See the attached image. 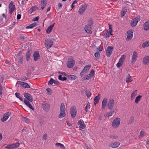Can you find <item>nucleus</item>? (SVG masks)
<instances>
[{"label":"nucleus","instance_id":"f257e3e1","mask_svg":"<svg viewBox=\"0 0 149 149\" xmlns=\"http://www.w3.org/2000/svg\"><path fill=\"white\" fill-rule=\"evenodd\" d=\"M65 108L64 104L62 103L60 106V114L58 115L59 118H62L65 116Z\"/></svg>","mask_w":149,"mask_h":149},{"label":"nucleus","instance_id":"f03ea898","mask_svg":"<svg viewBox=\"0 0 149 149\" xmlns=\"http://www.w3.org/2000/svg\"><path fill=\"white\" fill-rule=\"evenodd\" d=\"M120 118H118L114 119L111 123L112 126L114 128H117L120 125Z\"/></svg>","mask_w":149,"mask_h":149},{"label":"nucleus","instance_id":"7ed1b4c3","mask_svg":"<svg viewBox=\"0 0 149 149\" xmlns=\"http://www.w3.org/2000/svg\"><path fill=\"white\" fill-rule=\"evenodd\" d=\"M87 5L85 3L81 6L79 10V13L80 15H82L85 12V10L87 9Z\"/></svg>","mask_w":149,"mask_h":149},{"label":"nucleus","instance_id":"20e7f679","mask_svg":"<svg viewBox=\"0 0 149 149\" xmlns=\"http://www.w3.org/2000/svg\"><path fill=\"white\" fill-rule=\"evenodd\" d=\"M53 40L49 39L48 40H45V44L46 47L48 48H49L52 47L53 45Z\"/></svg>","mask_w":149,"mask_h":149},{"label":"nucleus","instance_id":"39448f33","mask_svg":"<svg viewBox=\"0 0 149 149\" xmlns=\"http://www.w3.org/2000/svg\"><path fill=\"white\" fill-rule=\"evenodd\" d=\"M43 109L46 111H48L49 109L50 105L46 102H43L42 104Z\"/></svg>","mask_w":149,"mask_h":149},{"label":"nucleus","instance_id":"423d86ee","mask_svg":"<svg viewBox=\"0 0 149 149\" xmlns=\"http://www.w3.org/2000/svg\"><path fill=\"white\" fill-rule=\"evenodd\" d=\"M113 48L111 46L107 47L106 50V55L107 57H109L112 54Z\"/></svg>","mask_w":149,"mask_h":149},{"label":"nucleus","instance_id":"0eeeda50","mask_svg":"<svg viewBox=\"0 0 149 149\" xmlns=\"http://www.w3.org/2000/svg\"><path fill=\"white\" fill-rule=\"evenodd\" d=\"M74 63L75 61L74 60L69 59L67 63V66L68 68H71L73 66Z\"/></svg>","mask_w":149,"mask_h":149},{"label":"nucleus","instance_id":"6e6552de","mask_svg":"<svg viewBox=\"0 0 149 149\" xmlns=\"http://www.w3.org/2000/svg\"><path fill=\"white\" fill-rule=\"evenodd\" d=\"M9 8V13L10 14H11L13 12L15 8V6L13 5V3L12 1L10 3Z\"/></svg>","mask_w":149,"mask_h":149},{"label":"nucleus","instance_id":"1a4fd4ad","mask_svg":"<svg viewBox=\"0 0 149 149\" xmlns=\"http://www.w3.org/2000/svg\"><path fill=\"white\" fill-rule=\"evenodd\" d=\"M11 114V113L9 112L5 113L3 115V118L1 119V121L4 122L6 121Z\"/></svg>","mask_w":149,"mask_h":149},{"label":"nucleus","instance_id":"9d476101","mask_svg":"<svg viewBox=\"0 0 149 149\" xmlns=\"http://www.w3.org/2000/svg\"><path fill=\"white\" fill-rule=\"evenodd\" d=\"M70 113L72 117V118L75 117L77 113V111H76L75 108L74 107H71L70 109Z\"/></svg>","mask_w":149,"mask_h":149},{"label":"nucleus","instance_id":"9b49d317","mask_svg":"<svg viewBox=\"0 0 149 149\" xmlns=\"http://www.w3.org/2000/svg\"><path fill=\"white\" fill-rule=\"evenodd\" d=\"M140 21L139 18H135L132 20L131 22V24L132 26L134 27L137 25L138 22Z\"/></svg>","mask_w":149,"mask_h":149},{"label":"nucleus","instance_id":"f8f14e48","mask_svg":"<svg viewBox=\"0 0 149 149\" xmlns=\"http://www.w3.org/2000/svg\"><path fill=\"white\" fill-rule=\"evenodd\" d=\"M24 95L25 97L27 98L29 101L30 102H32L33 101L32 97L31 95L28 93H25L24 94Z\"/></svg>","mask_w":149,"mask_h":149},{"label":"nucleus","instance_id":"ddd939ff","mask_svg":"<svg viewBox=\"0 0 149 149\" xmlns=\"http://www.w3.org/2000/svg\"><path fill=\"white\" fill-rule=\"evenodd\" d=\"M137 52H134L132 57V60L131 61L132 63L134 64L135 63L136 61L137 60Z\"/></svg>","mask_w":149,"mask_h":149},{"label":"nucleus","instance_id":"4468645a","mask_svg":"<svg viewBox=\"0 0 149 149\" xmlns=\"http://www.w3.org/2000/svg\"><path fill=\"white\" fill-rule=\"evenodd\" d=\"M133 33L130 31H128L127 33V38L126 40L127 41L130 40L132 38Z\"/></svg>","mask_w":149,"mask_h":149},{"label":"nucleus","instance_id":"2eb2a0df","mask_svg":"<svg viewBox=\"0 0 149 149\" xmlns=\"http://www.w3.org/2000/svg\"><path fill=\"white\" fill-rule=\"evenodd\" d=\"M16 84H19L22 86L23 87L25 88H30L29 85L26 83H24L22 81H17Z\"/></svg>","mask_w":149,"mask_h":149},{"label":"nucleus","instance_id":"dca6fc26","mask_svg":"<svg viewBox=\"0 0 149 149\" xmlns=\"http://www.w3.org/2000/svg\"><path fill=\"white\" fill-rule=\"evenodd\" d=\"M92 27L86 25L84 27V30L88 34H91L92 33Z\"/></svg>","mask_w":149,"mask_h":149},{"label":"nucleus","instance_id":"f3484780","mask_svg":"<svg viewBox=\"0 0 149 149\" xmlns=\"http://www.w3.org/2000/svg\"><path fill=\"white\" fill-rule=\"evenodd\" d=\"M34 60L36 61L39 59L40 58V56L39 52L38 51L35 52L33 54Z\"/></svg>","mask_w":149,"mask_h":149},{"label":"nucleus","instance_id":"a211bd4d","mask_svg":"<svg viewBox=\"0 0 149 149\" xmlns=\"http://www.w3.org/2000/svg\"><path fill=\"white\" fill-rule=\"evenodd\" d=\"M24 103L27 107H28L31 109L32 110H34V108L31 104L29 100L25 99L24 100Z\"/></svg>","mask_w":149,"mask_h":149},{"label":"nucleus","instance_id":"6ab92c4d","mask_svg":"<svg viewBox=\"0 0 149 149\" xmlns=\"http://www.w3.org/2000/svg\"><path fill=\"white\" fill-rule=\"evenodd\" d=\"M114 101V100L112 99L109 100L108 104L107 107L109 109H111L113 107Z\"/></svg>","mask_w":149,"mask_h":149},{"label":"nucleus","instance_id":"aec40b11","mask_svg":"<svg viewBox=\"0 0 149 149\" xmlns=\"http://www.w3.org/2000/svg\"><path fill=\"white\" fill-rule=\"evenodd\" d=\"M107 98H104L102 102V109H105L106 106L107 105Z\"/></svg>","mask_w":149,"mask_h":149},{"label":"nucleus","instance_id":"412c9836","mask_svg":"<svg viewBox=\"0 0 149 149\" xmlns=\"http://www.w3.org/2000/svg\"><path fill=\"white\" fill-rule=\"evenodd\" d=\"M120 144V143L119 142H114L109 144V146L113 148H115L118 147Z\"/></svg>","mask_w":149,"mask_h":149},{"label":"nucleus","instance_id":"4be33fe9","mask_svg":"<svg viewBox=\"0 0 149 149\" xmlns=\"http://www.w3.org/2000/svg\"><path fill=\"white\" fill-rule=\"evenodd\" d=\"M55 23H54L52 24L49 26L47 29L46 32L48 33H50L52 31Z\"/></svg>","mask_w":149,"mask_h":149},{"label":"nucleus","instance_id":"5701e85b","mask_svg":"<svg viewBox=\"0 0 149 149\" xmlns=\"http://www.w3.org/2000/svg\"><path fill=\"white\" fill-rule=\"evenodd\" d=\"M100 94H98V95L96 96L94 99V104L95 105L97 103L99 102V100L100 98Z\"/></svg>","mask_w":149,"mask_h":149},{"label":"nucleus","instance_id":"b1692460","mask_svg":"<svg viewBox=\"0 0 149 149\" xmlns=\"http://www.w3.org/2000/svg\"><path fill=\"white\" fill-rule=\"evenodd\" d=\"M31 52L32 50L31 49L28 51L26 54V59L27 61H29V59Z\"/></svg>","mask_w":149,"mask_h":149},{"label":"nucleus","instance_id":"393cba45","mask_svg":"<svg viewBox=\"0 0 149 149\" xmlns=\"http://www.w3.org/2000/svg\"><path fill=\"white\" fill-rule=\"evenodd\" d=\"M149 62V56H147L143 58V64L146 65Z\"/></svg>","mask_w":149,"mask_h":149},{"label":"nucleus","instance_id":"a878e982","mask_svg":"<svg viewBox=\"0 0 149 149\" xmlns=\"http://www.w3.org/2000/svg\"><path fill=\"white\" fill-rule=\"evenodd\" d=\"M144 29L147 31L149 29V21L146 22L143 25Z\"/></svg>","mask_w":149,"mask_h":149},{"label":"nucleus","instance_id":"bb28decb","mask_svg":"<svg viewBox=\"0 0 149 149\" xmlns=\"http://www.w3.org/2000/svg\"><path fill=\"white\" fill-rule=\"evenodd\" d=\"M79 124L80 125L79 127L82 129H84L86 125L84 124V122L81 120L78 121Z\"/></svg>","mask_w":149,"mask_h":149},{"label":"nucleus","instance_id":"cd10ccee","mask_svg":"<svg viewBox=\"0 0 149 149\" xmlns=\"http://www.w3.org/2000/svg\"><path fill=\"white\" fill-rule=\"evenodd\" d=\"M131 78V77L129 74H128V77L126 79V81L127 84H128L132 81Z\"/></svg>","mask_w":149,"mask_h":149},{"label":"nucleus","instance_id":"c85d7f7f","mask_svg":"<svg viewBox=\"0 0 149 149\" xmlns=\"http://www.w3.org/2000/svg\"><path fill=\"white\" fill-rule=\"evenodd\" d=\"M93 24L92 19H89L88 20V24L86 25L88 26L92 27Z\"/></svg>","mask_w":149,"mask_h":149},{"label":"nucleus","instance_id":"c756f323","mask_svg":"<svg viewBox=\"0 0 149 149\" xmlns=\"http://www.w3.org/2000/svg\"><path fill=\"white\" fill-rule=\"evenodd\" d=\"M22 120L23 121L26 123H28L30 122V120L28 118L23 116L22 117Z\"/></svg>","mask_w":149,"mask_h":149},{"label":"nucleus","instance_id":"7c9ffc66","mask_svg":"<svg viewBox=\"0 0 149 149\" xmlns=\"http://www.w3.org/2000/svg\"><path fill=\"white\" fill-rule=\"evenodd\" d=\"M137 93V90H136L132 94L131 96V98L132 100L134 98L135 96L136 95Z\"/></svg>","mask_w":149,"mask_h":149},{"label":"nucleus","instance_id":"2f4dec72","mask_svg":"<svg viewBox=\"0 0 149 149\" xmlns=\"http://www.w3.org/2000/svg\"><path fill=\"white\" fill-rule=\"evenodd\" d=\"M142 97V96L141 95H139V96H137L136 99L135 100V102L137 104L140 101V100L141 99Z\"/></svg>","mask_w":149,"mask_h":149},{"label":"nucleus","instance_id":"473e14b6","mask_svg":"<svg viewBox=\"0 0 149 149\" xmlns=\"http://www.w3.org/2000/svg\"><path fill=\"white\" fill-rule=\"evenodd\" d=\"M91 76H90L89 74L85 75L84 77V79H82L83 81L86 80H88L89 79L91 78Z\"/></svg>","mask_w":149,"mask_h":149},{"label":"nucleus","instance_id":"72a5a7b5","mask_svg":"<svg viewBox=\"0 0 149 149\" xmlns=\"http://www.w3.org/2000/svg\"><path fill=\"white\" fill-rule=\"evenodd\" d=\"M91 65H88L85 66L83 69L86 72V71H88L91 68Z\"/></svg>","mask_w":149,"mask_h":149},{"label":"nucleus","instance_id":"f704fd0d","mask_svg":"<svg viewBox=\"0 0 149 149\" xmlns=\"http://www.w3.org/2000/svg\"><path fill=\"white\" fill-rule=\"evenodd\" d=\"M56 146H59L61 147V148L63 149H65L64 145L61 143H57L56 144Z\"/></svg>","mask_w":149,"mask_h":149},{"label":"nucleus","instance_id":"c9c22d12","mask_svg":"<svg viewBox=\"0 0 149 149\" xmlns=\"http://www.w3.org/2000/svg\"><path fill=\"white\" fill-rule=\"evenodd\" d=\"M58 79L62 81L67 80V78L66 77H62L61 75H59L58 77Z\"/></svg>","mask_w":149,"mask_h":149},{"label":"nucleus","instance_id":"e433bc0d","mask_svg":"<svg viewBox=\"0 0 149 149\" xmlns=\"http://www.w3.org/2000/svg\"><path fill=\"white\" fill-rule=\"evenodd\" d=\"M125 56L124 55H123L120 58L119 60V62H120L123 63V62L125 58Z\"/></svg>","mask_w":149,"mask_h":149},{"label":"nucleus","instance_id":"4c0bfd02","mask_svg":"<svg viewBox=\"0 0 149 149\" xmlns=\"http://www.w3.org/2000/svg\"><path fill=\"white\" fill-rule=\"evenodd\" d=\"M47 4L46 0H41V6H45Z\"/></svg>","mask_w":149,"mask_h":149},{"label":"nucleus","instance_id":"58836bf2","mask_svg":"<svg viewBox=\"0 0 149 149\" xmlns=\"http://www.w3.org/2000/svg\"><path fill=\"white\" fill-rule=\"evenodd\" d=\"M68 79L71 80H74L76 78V76L73 75H69Z\"/></svg>","mask_w":149,"mask_h":149},{"label":"nucleus","instance_id":"ea45409f","mask_svg":"<svg viewBox=\"0 0 149 149\" xmlns=\"http://www.w3.org/2000/svg\"><path fill=\"white\" fill-rule=\"evenodd\" d=\"M5 148L8 149L15 148L14 144H13L10 145H8L5 147Z\"/></svg>","mask_w":149,"mask_h":149},{"label":"nucleus","instance_id":"a19ab883","mask_svg":"<svg viewBox=\"0 0 149 149\" xmlns=\"http://www.w3.org/2000/svg\"><path fill=\"white\" fill-rule=\"evenodd\" d=\"M127 12V10L125 9H123L121 11V16L123 17Z\"/></svg>","mask_w":149,"mask_h":149},{"label":"nucleus","instance_id":"79ce46f5","mask_svg":"<svg viewBox=\"0 0 149 149\" xmlns=\"http://www.w3.org/2000/svg\"><path fill=\"white\" fill-rule=\"evenodd\" d=\"M86 95L88 98H89L91 95V93L90 92L88 91H86Z\"/></svg>","mask_w":149,"mask_h":149},{"label":"nucleus","instance_id":"37998d69","mask_svg":"<svg viewBox=\"0 0 149 149\" xmlns=\"http://www.w3.org/2000/svg\"><path fill=\"white\" fill-rule=\"evenodd\" d=\"M95 56L96 59H99L100 57V55L98 52H96L94 54Z\"/></svg>","mask_w":149,"mask_h":149},{"label":"nucleus","instance_id":"c03bdc74","mask_svg":"<svg viewBox=\"0 0 149 149\" xmlns=\"http://www.w3.org/2000/svg\"><path fill=\"white\" fill-rule=\"evenodd\" d=\"M112 32H109V31H107V32L106 33V38L107 37H109L110 35H112V34L111 33Z\"/></svg>","mask_w":149,"mask_h":149},{"label":"nucleus","instance_id":"a18cd8bd","mask_svg":"<svg viewBox=\"0 0 149 149\" xmlns=\"http://www.w3.org/2000/svg\"><path fill=\"white\" fill-rule=\"evenodd\" d=\"M21 52V51H20L19 53H18L17 55H15L16 58H15V57H14L15 59H17L18 58L20 57V56H22L21 55L22 54Z\"/></svg>","mask_w":149,"mask_h":149},{"label":"nucleus","instance_id":"49530a36","mask_svg":"<svg viewBox=\"0 0 149 149\" xmlns=\"http://www.w3.org/2000/svg\"><path fill=\"white\" fill-rule=\"evenodd\" d=\"M142 47L145 48L146 47H148V44L146 41H145L142 44Z\"/></svg>","mask_w":149,"mask_h":149},{"label":"nucleus","instance_id":"de8ad7c7","mask_svg":"<svg viewBox=\"0 0 149 149\" xmlns=\"http://www.w3.org/2000/svg\"><path fill=\"white\" fill-rule=\"evenodd\" d=\"M145 134H146L145 132L143 131H141L140 133V135H139V137L141 138V137H143L144 136Z\"/></svg>","mask_w":149,"mask_h":149},{"label":"nucleus","instance_id":"09e8293b","mask_svg":"<svg viewBox=\"0 0 149 149\" xmlns=\"http://www.w3.org/2000/svg\"><path fill=\"white\" fill-rule=\"evenodd\" d=\"M54 80L52 78H51L50 80L48 82V84L49 85L52 84L54 82Z\"/></svg>","mask_w":149,"mask_h":149},{"label":"nucleus","instance_id":"8fccbe9b","mask_svg":"<svg viewBox=\"0 0 149 149\" xmlns=\"http://www.w3.org/2000/svg\"><path fill=\"white\" fill-rule=\"evenodd\" d=\"M17 59H18V61L19 63L21 64L23 63V56H20Z\"/></svg>","mask_w":149,"mask_h":149},{"label":"nucleus","instance_id":"3c124183","mask_svg":"<svg viewBox=\"0 0 149 149\" xmlns=\"http://www.w3.org/2000/svg\"><path fill=\"white\" fill-rule=\"evenodd\" d=\"M90 104L88 102L86 105V106L85 107V111L86 112H87L88 111V108H90Z\"/></svg>","mask_w":149,"mask_h":149},{"label":"nucleus","instance_id":"603ef678","mask_svg":"<svg viewBox=\"0 0 149 149\" xmlns=\"http://www.w3.org/2000/svg\"><path fill=\"white\" fill-rule=\"evenodd\" d=\"M95 74V72L93 70H92L90 72L89 74L90 76H91V77L92 76H93Z\"/></svg>","mask_w":149,"mask_h":149},{"label":"nucleus","instance_id":"864d4df0","mask_svg":"<svg viewBox=\"0 0 149 149\" xmlns=\"http://www.w3.org/2000/svg\"><path fill=\"white\" fill-rule=\"evenodd\" d=\"M46 91L50 95L51 94V92L52 90L51 88H47Z\"/></svg>","mask_w":149,"mask_h":149},{"label":"nucleus","instance_id":"5fc2aeb1","mask_svg":"<svg viewBox=\"0 0 149 149\" xmlns=\"http://www.w3.org/2000/svg\"><path fill=\"white\" fill-rule=\"evenodd\" d=\"M29 79V78H27L26 76H24L22 77L21 80L22 81H24Z\"/></svg>","mask_w":149,"mask_h":149},{"label":"nucleus","instance_id":"6e6d98bb","mask_svg":"<svg viewBox=\"0 0 149 149\" xmlns=\"http://www.w3.org/2000/svg\"><path fill=\"white\" fill-rule=\"evenodd\" d=\"M86 73V72L84 70H82L80 74V76L82 77Z\"/></svg>","mask_w":149,"mask_h":149},{"label":"nucleus","instance_id":"4d7b16f0","mask_svg":"<svg viewBox=\"0 0 149 149\" xmlns=\"http://www.w3.org/2000/svg\"><path fill=\"white\" fill-rule=\"evenodd\" d=\"M86 73V72L84 70H82L80 74V76L82 77Z\"/></svg>","mask_w":149,"mask_h":149},{"label":"nucleus","instance_id":"13d9d810","mask_svg":"<svg viewBox=\"0 0 149 149\" xmlns=\"http://www.w3.org/2000/svg\"><path fill=\"white\" fill-rule=\"evenodd\" d=\"M86 73V72L84 70H82L80 74V76L82 77Z\"/></svg>","mask_w":149,"mask_h":149},{"label":"nucleus","instance_id":"bf43d9fd","mask_svg":"<svg viewBox=\"0 0 149 149\" xmlns=\"http://www.w3.org/2000/svg\"><path fill=\"white\" fill-rule=\"evenodd\" d=\"M133 118L132 117L130 118L128 123L129 124H130L132 123L133 121Z\"/></svg>","mask_w":149,"mask_h":149},{"label":"nucleus","instance_id":"052dcab7","mask_svg":"<svg viewBox=\"0 0 149 149\" xmlns=\"http://www.w3.org/2000/svg\"><path fill=\"white\" fill-rule=\"evenodd\" d=\"M47 136L46 134H45L42 136V140H46L47 138Z\"/></svg>","mask_w":149,"mask_h":149},{"label":"nucleus","instance_id":"680f3d73","mask_svg":"<svg viewBox=\"0 0 149 149\" xmlns=\"http://www.w3.org/2000/svg\"><path fill=\"white\" fill-rule=\"evenodd\" d=\"M33 8H34V7H32L29 10V14H31L33 11Z\"/></svg>","mask_w":149,"mask_h":149},{"label":"nucleus","instance_id":"e2e57ef3","mask_svg":"<svg viewBox=\"0 0 149 149\" xmlns=\"http://www.w3.org/2000/svg\"><path fill=\"white\" fill-rule=\"evenodd\" d=\"M31 74V72H29V71H27L26 73V75L27 76V77L29 78V77H30V75Z\"/></svg>","mask_w":149,"mask_h":149},{"label":"nucleus","instance_id":"0e129e2a","mask_svg":"<svg viewBox=\"0 0 149 149\" xmlns=\"http://www.w3.org/2000/svg\"><path fill=\"white\" fill-rule=\"evenodd\" d=\"M122 63L119 62V61L118 63L117 64L116 66L118 68H119L122 65Z\"/></svg>","mask_w":149,"mask_h":149},{"label":"nucleus","instance_id":"69168bd1","mask_svg":"<svg viewBox=\"0 0 149 149\" xmlns=\"http://www.w3.org/2000/svg\"><path fill=\"white\" fill-rule=\"evenodd\" d=\"M108 113L110 116H111L113 114L114 112L113 111H111L110 112Z\"/></svg>","mask_w":149,"mask_h":149},{"label":"nucleus","instance_id":"338daca9","mask_svg":"<svg viewBox=\"0 0 149 149\" xmlns=\"http://www.w3.org/2000/svg\"><path fill=\"white\" fill-rule=\"evenodd\" d=\"M14 144V148H16L17 147H18L19 145V143H17L15 144Z\"/></svg>","mask_w":149,"mask_h":149},{"label":"nucleus","instance_id":"774afa93","mask_svg":"<svg viewBox=\"0 0 149 149\" xmlns=\"http://www.w3.org/2000/svg\"><path fill=\"white\" fill-rule=\"evenodd\" d=\"M33 28V27L32 26V25L31 24H30L29 26H26V29H32V28Z\"/></svg>","mask_w":149,"mask_h":149}]
</instances>
